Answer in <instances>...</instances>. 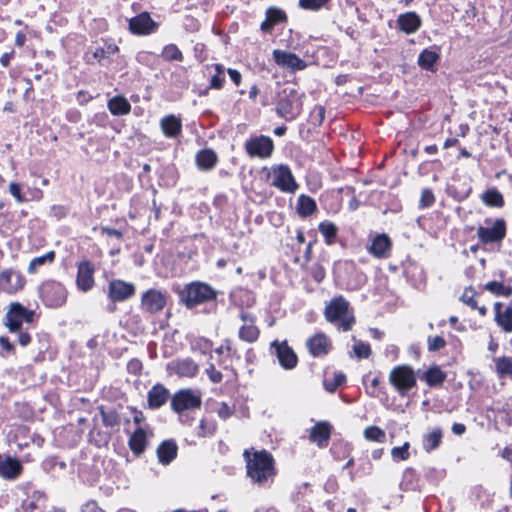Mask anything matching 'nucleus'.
<instances>
[{
	"instance_id": "nucleus-1",
	"label": "nucleus",
	"mask_w": 512,
	"mask_h": 512,
	"mask_svg": "<svg viewBox=\"0 0 512 512\" xmlns=\"http://www.w3.org/2000/svg\"><path fill=\"white\" fill-rule=\"evenodd\" d=\"M243 456L246 461L247 476L252 482L264 486L269 480H273L276 470L274 459L269 452L245 450Z\"/></svg>"
},
{
	"instance_id": "nucleus-2",
	"label": "nucleus",
	"mask_w": 512,
	"mask_h": 512,
	"mask_svg": "<svg viewBox=\"0 0 512 512\" xmlns=\"http://www.w3.org/2000/svg\"><path fill=\"white\" fill-rule=\"evenodd\" d=\"M303 93L293 87H286L278 94L275 111L286 121H292L300 115L303 107Z\"/></svg>"
},
{
	"instance_id": "nucleus-3",
	"label": "nucleus",
	"mask_w": 512,
	"mask_h": 512,
	"mask_svg": "<svg viewBox=\"0 0 512 512\" xmlns=\"http://www.w3.org/2000/svg\"><path fill=\"white\" fill-rule=\"evenodd\" d=\"M180 300L187 308H193L199 304L215 300L217 297L216 290L210 285L195 281L187 284L179 293Z\"/></svg>"
},
{
	"instance_id": "nucleus-4",
	"label": "nucleus",
	"mask_w": 512,
	"mask_h": 512,
	"mask_svg": "<svg viewBox=\"0 0 512 512\" xmlns=\"http://www.w3.org/2000/svg\"><path fill=\"white\" fill-rule=\"evenodd\" d=\"M349 303L342 296L336 297L330 301L325 308V317L327 321L334 323L339 322L338 326L343 331L352 329L355 323V317L349 315Z\"/></svg>"
},
{
	"instance_id": "nucleus-5",
	"label": "nucleus",
	"mask_w": 512,
	"mask_h": 512,
	"mask_svg": "<svg viewBox=\"0 0 512 512\" xmlns=\"http://www.w3.org/2000/svg\"><path fill=\"white\" fill-rule=\"evenodd\" d=\"M389 382L401 396H406L416 386L417 379L411 366L399 365L391 370Z\"/></svg>"
},
{
	"instance_id": "nucleus-6",
	"label": "nucleus",
	"mask_w": 512,
	"mask_h": 512,
	"mask_svg": "<svg viewBox=\"0 0 512 512\" xmlns=\"http://www.w3.org/2000/svg\"><path fill=\"white\" fill-rule=\"evenodd\" d=\"M171 409L176 413L200 409L202 405L201 393L190 388L181 389L171 397Z\"/></svg>"
},
{
	"instance_id": "nucleus-7",
	"label": "nucleus",
	"mask_w": 512,
	"mask_h": 512,
	"mask_svg": "<svg viewBox=\"0 0 512 512\" xmlns=\"http://www.w3.org/2000/svg\"><path fill=\"white\" fill-rule=\"evenodd\" d=\"M269 177L272 179L271 185L282 192L294 193L298 189V184L287 165L280 164L271 167Z\"/></svg>"
},
{
	"instance_id": "nucleus-8",
	"label": "nucleus",
	"mask_w": 512,
	"mask_h": 512,
	"mask_svg": "<svg viewBox=\"0 0 512 512\" xmlns=\"http://www.w3.org/2000/svg\"><path fill=\"white\" fill-rule=\"evenodd\" d=\"M245 150L251 158L258 157L265 159L272 155L274 143L268 136H255L245 142Z\"/></svg>"
},
{
	"instance_id": "nucleus-9",
	"label": "nucleus",
	"mask_w": 512,
	"mask_h": 512,
	"mask_svg": "<svg viewBox=\"0 0 512 512\" xmlns=\"http://www.w3.org/2000/svg\"><path fill=\"white\" fill-rule=\"evenodd\" d=\"M39 294L48 307H59L65 303L66 292L64 287L57 282L44 283L39 288Z\"/></svg>"
},
{
	"instance_id": "nucleus-10",
	"label": "nucleus",
	"mask_w": 512,
	"mask_h": 512,
	"mask_svg": "<svg viewBox=\"0 0 512 512\" xmlns=\"http://www.w3.org/2000/svg\"><path fill=\"white\" fill-rule=\"evenodd\" d=\"M506 231L505 220L499 218L493 222L491 227L479 226L477 236L483 244L500 243L505 238Z\"/></svg>"
},
{
	"instance_id": "nucleus-11",
	"label": "nucleus",
	"mask_w": 512,
	"mask_h": 512,
	"mask_svg": "<svg viewBox=\"0 0 512 512\" xmlns=\"http://www.w3.org/2000/svg\"><path fill=\"white\" fill-rule=\"evenodd\" d=\"M168 294L161 290L149 289L141 296V308L149 314H155L164 309Z\"/></svg>"
},
{
	"instance_id": "nucleus-12",
	"label": "nucleus",
	"mask_w": 512,
	"mask_h": 512,
	"mask_svg": "<svg viewBox=\"0 0 512 512\" xmlns=\"http://www.w3.org/2000/svg\"><path fill=\"white\" fill-rule=\"evenodd\" d=\"M5 324L11 332L20 330L23 322L32 321V312L24 308L21 304L11 303L5 316Z\"/></svg>"
},
{
	"instance_id": "nucleus-13",
	"label": "nucleus",
	"mask_w": 512,
	"mask_h": 512,
	"mask_svg": "<svg viewBox=\"0 0 512 512\" xmlns=\"http://www.w3.org/2000/svg\"><path fill=\"white\" fill-rule=\"evenodd\" d=\"M129 31L134 35H149L158 29L156 23L148 12H142L128 21Z\"/></svg>"
},
{
	"instance_id": "nucleus-14",
	"label": "nucleus",
	"mask_w": 512,
	"mask_h": 512,
	"mask_svg": "<svg viewBox=\"0 0 512 512\" xmlns=\"http://www.w3.org/2000/svg\"><path fill=\"white\" fill-rule=\"evenodd\" d=\"M271 348L274 349L279 364L284 369H293L297 365V355L286 341L278 342L275 340L271 343Z\"/></svg>"
},
{
	"instance_id": "nucleus-15",
	"label": "nucleus",
	"mask_w": 512,
	"mask_h": 512,
	"mask_svg": "<svg viewBox=\"0 0 512 512\" xmlns=\"http://www.w3.org/2000/svg\"><path fill=\"white\" fill-rule=\"evenodd\" d=\"M275 63L291 71L304 70L307 67L306 62L296 54L284 50L276 49L272 53Z\"/></svg>"
},
{
	"instance_id": "nucleus-16",
	"label": "nucleus",
	"mask_w": 512,
	"mask_h": 512,
	"mask_svg": "<svg viewBox=\"0 0 512 512\" xmlns=\"http://www.w3.org/2000/svg\"><path fill=\"white\" fill-rule=\"evenodd\" d=\"M135 294V286L123 280H112L109 283L108 297L112 302H123Z\"/></svg>"
},
{
	"instance_id": "nucleus-17",
	"label": "nucleus",
	"mask_w": 512,
	"mask_h": 512,
	"mask_svg": "<svg viewBox=\"0 0 512 512\" xmlns=\"http://www.w3.org/2000/svg\"><path fill=\"white\" fill-rule=\"evenodd\" d=\"M306 346L310 354L314 357H323L331 350V342L324 333H317L310 337Z\"/></svg>"
},
{
	"instance_id": "nucleus-18",
	"label": "nucleus",
	"mask_w": 512,
	"mask_h": 512,
	"mask_svg": "<svg viewBox=\"0 0 512 512\" xmlns=\"http://www.w3.org/2000/svg\"><path fill=\"white\" fill-rule=\"evenodd\" d=\"M23 285L22 276L15 271L7 270L0 274V290L5 293L13 294L20 290Z\"/></svg>"
},
{
	"instance_id": "nucleus-19",
	"label": "nucleus",
	"mask_w": 512,
	"mask_h": 512,
	"mask_svg": "<svg viewBox=\"0 0 512 512\" xmlns=\"http://www.w3.org/2000/svg\"><path fill=\"white\" fill-rule=\"evenodd\" d=\"M332 432V426L327 421L317 422L310 430L309 438L318 447H327Z\"/></svg>"
},
{
	"instance_id": "nucleus-20",
	"label": "nucleus",
	"mask_w": 512,
	"mask_h": 512,
	"mask_svg": "<svg viewBox=\"0 0 512 512\" xmlns=\"http://www.w3.org/2000/svg\"><path fill=\"white\" fill-rule=\"evenodd\" d=\"M391 240L386 234H378L367 247L368 252L376 258H387L391 250Z\"/></svg>"
},
{
	"instance_id": "nucleus-21",
	"label": "nucleus",
	"mask_w": 512,
	"mask_h": 512,
	"mask_svg": "<svg viewBox=\"0 0 512 512\" xmlns=\"http://www.w3.org/2000/svg\"><path fill=\"white\" fill-rule=\"evenodd\" d=\"M169 369L180 377H194L199 370V366L190 358L173 361L169 364Z\"/></svg>"
},
{
	"instance_id": "nucleus-22",
	"label": "nucleus",
	"mask_w": 512,
	"mask_h": 512,
	"mask_svg": "<svg viewBox=\"0 0 512 512\" xmlns=\"http://www.w3.org/2000/svg\"><path fill=\"white\" fill-rule=\"evenodd\" d=\"M94 267L89 261L79 264L77 273V285L82 291L90 290L94 285Z\"/></svg>"
},
{
	"instance_id": "nucleus-23",
	"label": "nucleus",
	"mask_w": 512,
	"mask_h": 512,
	"mask_svg": "<svg viewBox=\"0 0 512 512\" xmlns=\"http://www.w3.org/2000/svg\"><path fill=\"white\" fill-rule=\"evenodd\" d=\"M240 318L244 325L239 330V338L249 343L255 342L260 332L254 324V319L246 313H241Z\"/></svg>"
},
{
	"instance_id": "nucleus-24",
	"label": "nucleus",
	"mask_w": 512,
	"mask_h": 512,
	"mask_svg": "<svg viewBox=\"0 0 512 512\" xmlns=\"http://www.w3.org/2000/svg\"><path fill=\"white\" fill-rule=\"evenodd\" d=\"M169 390L161 384L154 385L148 392V405L151 409L163 406L169 398Z\"/></svg>"
},
{
	"instance_id": "nucleus-25",
	"label": "nucleus",
	"mask_w": 512,
	"mask_h": 512,
	"mask_svg": "<svg viewBox=\"0 0 512 512\" xmlns=\"http://www.w3.org/2000/svg\"><path fill=\"white\" fill-rule=\"evenodd\" d=\"M21 471V464L18 460L0 455V475L3 478L12 479L19 475Z\"/></svg>"
},
{
	"instance_id": "nucleus-26",
	"label": "nucleus",
	"mask_w": 512,
	"mask_h": 512,
	"mask_svg": "<svg viewBox=\"0 0 512 512\" xmlns=\"http://www.w3.org/2000/svg\"><path fill=\"white\" fill-rule=\"evenodd\" d=\"M446 377V373L437 365L431 366L419 375L420 380L424 381L430 387L441 386L446 380Z\"/></svg>"
},
{
	"instance_id": "nucleus-27",
	"label": "nucleus",
	"mask_w": 512,
	"mask_h": 512,
	"mask_svg": "<svg viewBox=\"0 0 512 512\" xmlns=\"http://www.w3.org/2000/svg\"><path fill=\"white\" fill-rule=\"evenodd\" d=\"M397 23L400 30L407 34H412L419 29L421 25V19L415 12H406L399 15Z\"/></svg>"
},
{
	"instance_id": "nucleus-28",
	"label": "nucleus",
	"mask_w": 512,
	"mask_h": 512,
	"mask_svg": "<svg viewBox=\"0 0 512 512\" xmlns=\"http://www.w3.org/2000/svg\"><path fill=\"white\" fill-rule=\"evenodd\" d=\"M178 447L175 441L165 440L157 448V457L161 464L167 465L177 456Z\"/></svg>"
},
{
	"instance_id": "nucleus-29",
	"label": "nucleus",
	"mask_w": 512,
	"mask_h": 512,
	"mask_svg": "<svg viewBox=\"0 0 512 512\" xmlns=\"http://www.w3.org/2000/svg\"><path fill=\"white\" fill-rule=\"evenodd\" d=\"M195 160L200 170L210 171L217 164L218 156L212 149H203L196 154Z\"/></svg>"
},
{
	"instance_id": "nucleus-30",
	"label": "nucleus",
	"mask_w": 512,
	"mask_h": 512,
	"mask_svg": "<svg viewBox=\"0 0 512 512\" xmlns=\"http://www.w3.org/2000/svg\"><path fill=\"white\" fill-rule=\"evenodd\" d=\"M160 126L164 135L168 138L177 137L182 130L181 120L177 118L175 115H168L162 118Z\"/></svg>"
},
{
	"instance_id": "nucleus-31",
	"label": "nucleus",
	"mask_w": 512,
	"mask_h": 512,
	"mask_svg": "<svg viewBox=\"0 0 512 512\" xmlns=\"http://www.w3.org/2000/svg\"><path fill=\"white\" fill-rule=\"evenodd\" d=\"M286 14L277 8H269L266 11V19L261 23V30L265 33L272 31L273 27L278 23L286 21Z\"/></svg>"
},
{
	"instance_id": "nucleus-32",
	"label": "nucleus",
	"mask_w": 512,
	"mask_h": 512,
	"mask_svg": "<svg viewBox=\"0 0 512 512\" xmlns=\"http://www.w3.org/2000/svg\"><path fill=\"white\" fill-rule=\"evenodd\" d=\"M147 445V433L144 428H137L129 438V447L131 451L140 455L144 452Z\"/></svg>"
},
{
	"instance_id": "nucleus-33",
	"label": "nucleus",
	"mask_w": 512,
	"mask_h": 512,
	"mask_svg": "<svg viewBox=\"0 0 512 512\" xmlns=\"http://www.w3.org/2000/svg\"><path fill=\"white\" fill-rule=\"evenodd\" d=\"M482 202L488 207L502 208L505 204L504 197L497 188H490L480 196Z\"/></svg>"
},
{
	"instance_id": "nucleus-34",
	"label": "nucleus",
	"mask_w": 512,
	"mask_h": 512,
	"mask_svg": "<svg viewBox=\"0 0 512 512\" xmlns=\"http://www.w3.org/2000/svg\"><path fill=\"white\" fill-rule=\"evenodd\" d=\"M108 109L113 115H126L131 110V105L123 96H115L108 101Z\"/></svg>"
},
{
	"instance_id": "nucleus-35",
	"label": "nucleus",
	"mask_w": 512,
	"mask_h": 512,
	"mask_svg": "<svg viewBox=\"0 0 512 512\" xmlns=\"http://www.w3.org/2000/svg\"><path fill=\"white\" fill-rule=\"evenodd\" d=\"M443 432L441 428H434L431 432L423 436V449L431 452L437 449L442 441Z\"/></svg>"
},
{
	"instance_id": "nucleus-36",
	"label": "nucleus",
	"mask_w": 512,
	"mask_h": 512,
	"mask_svg": "<svg viewBox=\"0 0 512 512\" xmlns=\"http://www.w3.org/2000/svg\"><path fill=\"white\" fill-rule=\"evenodd\" d=\"M316 202L310 196L302 194L298 197L297 212L302 217L310 216L316 210Z\"/></svg>"
},
{
	"instance_id": "nucleus-37",
	"label": "nucleus",
	"mask_w": 512,
	"mask_h": 512,
	"mask_svg": "<svg viewBox=\"0 0 512 512\" xmlns=\"http://www.w3.org/2000/svg\"><path fill=\"white\" fill-rule=\"evenodd\" d=\"M495 369L500 378H512V357L502 356L494 359Z\"/></svg>"
},
{
	"instance_id": "nucleus-38",
	"label": "nucleus",
	"mask_w": 512,
	"mask_h": 512,
	"mask_svg": "<svg viewBox=\"0 0 512 512\" xmlns=\"http://www.w3.org/2000/svg\"><path fill=\"white\" fill-rule=\"evenodd\" d=\"M439 55L429 49L423 50L418 57V64L422 69L434 71V65L438 61Z\"/></svg>"
},
{
	"instance_id": "nucleus-39",
	"label": "nucleus",
	"mask_w": 512,
	"mask_h": 512,
	"mask_svg": "<svg viewBox=\"0 0 512 512\" xmlns=\"http://www.w3.org/2000/svg\"><path fill=\"white\" fill-rule=\"evenodd\" d=\"M495 322L506 333L512 332V307H506L503 313L495 315Z\"/></svg>"
},
{
	"instance_id": "nucleus-40",
	"label": "nucleus",
	"mask_w": 512,
	"mask_h": 512,
	"mask_svg": "<svg viewBox=\"0 0 512 512\" xmlns=\"http://www.w3.org/2000/svg\"><path fill=\"white\" fill-rule=\"evenodd\" d=\"M102 422L105 427H117L121 423V418L118 412L114 409L106 410L103 407L99 408Z\"/></svg>"
},
{
	"instance_id": "nucleus-41",
	"label": "nucleus",
	"mask_w": 512,
	"mask_h": 512,
	"mask_svg": "<svg viewBox=\"0 0 512 512\" xmlns=\"http://www.w3.org/2000/svg\"><path fill=\"white\" fill-rule=\"evenodd\" d=\"M318 229L320 233L324 236L325 242L328 245L334 243L338 231V228L334 223L330 221H323L319 224Z\"/></svg>"
},
{
	"instance_id": "nucleus-42",
	"label": "nucleus",
	"mask_w": 512,
	"mask_h": 512,
	"mask_svg": "<svg viewBox=\"0 0 512 512\" xmlns=\"http://www.w3.org/2000/svg\"><path fill=\"white\" fill-rule=\"evenodd\" d=\"M484 288L496 296H510L512 288L505 286L502 282L490 281L485 284Z\"/></svg>"
},
{
	"instance_id": "nucleus-43",
	"label": "nucleus",
	"mask_w": 512,
	"mask_h": 512,
	"mask_svg": "<svg viewBox=\"0 0 512 512\" xmlns=\"http://www.w3.org/2000/svg\"><path fill=\"white\" fill-rule=\"evenodd\" d=\"M364 437L369 441L383 443L386 439L385 432L377 426H369L364 430Z\"/></svg>"
},
{
	"instance_id": "nucleus-44",
	"label": "nucleus",
	"mask_w": 512,
	"mask_h": 512,
	"mask_svg": "<svg viewBox=\"0 0 512 512\" xmlns=\"http://www.w3.org/2000/svg\"><path fill=\"white\" fill-rule=\"evenodd\" d=\"M162 57L167 61H181L183 59V54L176 45L169 44L164 47Z\"/></svg>"
},
{
	"instance_id": "nucleus-45",
	"label": "nucleus",
	"mask_w": 512,
	"mask_h": 512,
	"mask_svg": "<svg viewBox=\"0 0 512 512\" xmlns=\"http://www.w3.org/2000/svg\"><path fill=\"white\" fill-rule=\"evenodd\" d=\"M215 71L216 74L212 76L210 81V88L213 89H220L223 86V83L225 82L224 77V67L221 64H215Z\"/></svg>"
},
{
	"instance_id": "nucleus-46",
	"label": "nucleus",
	"mask_w": 512,
	"mask_h": 512,
	"mask_svg": "<svg viewBox=\"0 0 512 512\" xmlns=\"http://www.w3.org/2000/svg\"><path fill=\"white\" fill-rule=\"evenodd\" d=\"M428 350L432 352L439 351L446 346V341L441 336H429L427 339Z\"/></svg>"
},
{
	"instance_id": "nucleus-47",
	"label": "nucleus",
	"mask_w": 512,
	"mask_h": 512,
	"mask_svg": "<svg viewBox=\"0 0 512 512\" xmlns=\"http://www.w3.org/2000/svg\"><path fill=\"white\" fill-rule=\"evenodd\" d=\"M355 355L362 359L368 358L371 355L370 345L362 341H357L353 347Z\"/></svg>"
},
{
	"instance_id": "nucleus-48",
	"label": "nucleus",
	"mask_w": 512,
	"mask_h": 512,
	"mask_svg": "<svg viewBox=\"0 0 512 512\" xmlns=\"http://www.w3.org/2000/svg\"><path fill=\"white\" fill-rule=\"evenodd\" d=\"M475 294L476 292L472 287H468L464 290L462 296L460 297V300L471 307L472 309L477 308V301L475 300Z\"/></svg>"
},
{
	"instance_id": "nucleus-49",
	"label": "nucleus",
	"mask_w": 512,
	"mask_h": 512,
	"mask_svg": "<svg viewBox=\"0 0 512 512\" xmlns=\"http://www.w3.org/2000/svg\"><path fill=\"white\" fill-rule=\"evenodd\" d=\"M409 443L405 442L400 447H393L391 450V455L394 459L397 460H406L409 457Z\"/></svg>"
},
{
	"instance_id": "nucleus-50",
	"label": "nucleus",
	"mask_w": 512,
	"mask_h": 512,
	"mask_svg": "<svg viewBox=\"0 0 512 512\" xmlns=\"http://www.w3.org/2000/svg\"><path fill=\"white\" fill-rule=\"evenodd\" d=\"M200 435L203 437L211 436L216 431V423L214 421H208L203 419L200 423Z\"/></svg>"
},
{
	"instance_id": "nucleus-51",
	"label": "nucleus",
	"mask_w": 512,
	"mask_h": 512,
	"mask_svg": "<svg viewBox=\"0 0 512 512\" xmlns=\"http://www.w3.org/2000/svg\"><path fill=\"white\" fill-rule=\"evenodd\" d=\"M193 349L199 350L202 354H206L212 349V342L205 338H198L193 343Z\"/></svg>"
},
{
	"instance_id": "nucleus-52",
	"label": "nucleus",
	"mask_w": 512,
	"mask_h": 512,
	"mask_svg": "<svg viewBox=\"0 0 512 512\" xmlns=\"http://www.w3.org/2000/svg\"><path fill=\"white\" fill-rule=\"evenodd\" d=\"M434 201L435 197L432 190L428 188L423 189L420 198V206L422 208H428L433 205Z\"/></svg>"
},
{
	"instance_id": "nucleus-53",
	"label": "nucleus",
	"mask_w": 512,
	"mask_h": 512,
	"mask_svg": "<svg viewBox=\"0 0 512 512\" xmlns=\"http://www.w3.org/2000/svg\"><path fill=\"white\" fill-rule=\"evenodd\" d=\"M55 258V252L49 251L44 255L41 256H34V267L41 266L46 263H52Z\"/></svg>"
},
{
	"instance_id": "nucleus-54",
	"label": "nucleus",
	"mask_w": 512,
	"mask_h": 512,
	"mask_svg": "<svg viewBox=\"0 0 512 512\" xmlns=\"http://www.w3.org/2000/svg\"><path fill=\"white\" fill-rule=\"evenodd\" d=\"M329 0H300L301 7L305 9L317 10L324 6Z\"/></svg>"
},
{
	"instance_id": "nucleus-55",
	"label": "nucleus",
	"mask_w": 512,
	"mask_h": 512,
	"mask_svg": "<svg viewBox=\"0 0 512 512\" xmlns=\"http://www.w3.org/2000/svg\"><path fill=\"white\" fill-rule=\"evenodd\" d=\"M346 378L345 375L342 373H337L334 376V386H330V383L328 381L324 382L325 388L329 392L335 391L339 386H341L345 382Z\"/></svg>"
},
{
	"instance_id": "nucleus-56",
	"label": "nucleus",
	"mask_w": 512,
	"mask_h": 512,
	"mask_svg": "<svg viewBox=\"0 0 512 512\" xmlns=\"http://www.w3.org/2000/svg\"><path fill=\"white\" fill-rule=\"evenodd\" d=\"M206 373L213 383H220L222 381L223 375L219 370L215 368L214 364L209 365V367L206 369Z\"/></svg>"
},
{
	"instance_id": "nucleus-57",
	"label": "nucleus",
	"mask_w": 512,
	"mask_h": 512,
	"mask_svg": "<svg viewBox=\"0 0 512 512\" xmlns=\"http://www.w3.org/2000/svg\"><path fill=\"white\" fill-rule=\"evenodd\" d=\"M325 116V108L322 105H318L314 108L311 117L314 123L321 125Z\"/></svg>"
},
{
	"instance_id": "nucleus-58",
	"label": "nucleus",
	"mask_w": 512,
	"mask_h": 512,
	"mask_svg": "<svg viewBox=\"0 0 512 512\" xmlns=\"http://www.w3.org/2000/svg\"><path fill=\"white\" fill-rule=\"evenodd\" d=\"M217 413L221 419L226 420L227 418H229L232 415L233 410L227 403L222 402Z\"/></svg>"
},
{
	"instance_id": "nucleus-59",
	"label": "nucleus",
	"mask_w": 512,
	"mask_h": 512,
	"mask_svg": "<svg viewBox=\"0 0 512 512\" xmlns=\"http://www.w3.org/2000/svg\"><path fill=\"white\" fill-rule=\"evenodd\" d=\"M9 191L15 197L17 202H19V203L23 202V197L21 195V188L17 183H11L9 185Z\"/></svg>"
},
{
	"instance_id": "nucleus-60",
	"label": "nucleus",
	"mask_w": 512,
	"mask_h": 512,
	"mask_svg": "<svg viewBox=\"0 0 512 512\" xmlns=\"http://www.w3.org/2000/svg\"><path fill=\"white\" fill-rule=\"evenodd\" d=\"M82 512H104L95 501L87 502L83 508Z\"/></svg>"
},
{
	"instance_id": "nucleus-61",
	"label": "nucleus",
	"mask_w": 512,
	"mask_h": 512,
	"mask_svg": "<svg viewBox=\"0 0 512 512\" xmlns=\"http://www.w3.org/2000/svg\"><path fill=\"white\" fill-rule=\"evenodd\" d=\"M101 232L108 236L116 237L117 239H121L123 236L121 231L114 229V228H110V227H102Z\"/></svg>"
},
{
	"instance_id": "nucleus-62",
	"label": "nucleus",
	"mask_w": 512,
	"mask_h": 512,
	"mask_svg": "<svg viewBox=\"0 0 512 512\" xmlns=\"http://www.w3.org/2000/svg\"><path fill=\"white\" fill-rule=\"evenodd\" d=\"M227 73L229 74L231 80L234 82V84L236 86H239L240 83H241V74L239 71L235 70V69H231L229 68L227 70Z\"/></svg>"
},
{
	"instance_id": "nucleus-63",
	"label": "nucleus",
	"mask_w": 512,
	"mask_h": 512,
	"mask_svg": "<svg viewBox=\"0 0 512 512\" xmlns=\"http://www.w3.org/2000/svg\"><path fill=\"white\" fill-rule=\"evenodd\" d=\"M93 57L95 59H98L99 62H101L102 60L108 58V56L106 54L105 48H102V47H99V48L95 49V51L93 52Z\"/></svg>"
},
{
	"instance_id": "nucleus-64",
	"label": "nucleus",
	"mask_w": 512,
	"mask_h": 512,
	"mask_svg": "<svg viewBox=\"0 0 512 512\" xmlns=\"http://www.w3.org/2000/svg\"><path fill=\"white\" fill-rule=\"evenodd\" d=\"M17 512H32V501H24L20 508H17Z\"/></svg>"
}]
</instances>
